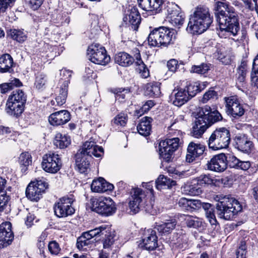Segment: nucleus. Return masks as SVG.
Wrapping results in <instances>:
<instances>
[{"mask_svg":"<svg viewBox=\"0 0 258 258\" xmlns=\"http://www.w3.org/2000/svg\"><path fill=\"white\" fill-rule=\"evenodd\" d=\"M214 11L221 31L237 36L240 31V25L238 13L235 8L226 0H215Z\"/></svg>","mask_w":258,"mask_h":258,"instance_id":"obj_1","label":"nucleus"},{"mask_svg":"<svg viewBox=\"0 0 258 258\" xmlns=\"http://www.w3.org/2000/svg\"><path fill=\"white\" fill-rule=\"evenodd\" d=\"M103 152V148L96 145L94 141H86L75 155V162L77 170L81 173L87 172L92 156L101 157Z\"/></svg>","mask_w":258,"mask_h":258,"instance_id":"obj_2","label":"nucleus"},{"mask_svg":"<svg viewBox=\"0 0 258 258\" xmlns=\"http://www.w3.org/2000/svg\"><path fill=\"white\" fill-rule=\"evenodd\" d=\"M213 18L211 17L209 9L205 7H197L190 16L186 30L192 34H201L211 25Z\"/></svg>","mask_w":258,"mask_h":258,"instance_id":"obj_3","label":"nucleus"},{"mask_svg":"<svg viewBox=\"0 0 258 258\" xmlns=\"http://www.w3.org/2000/svg\"><path fill=\"white\" fill-rule=\"evenodd\" d=\"M217 198V214L220 218L230 220L242 210L239 202L230 196L220 195Z\"/></svg>","mask_w":258,"mask_h":258,"instance_id":"obj_4","label":"nucleus"},{"mask_svg":"<svg viewBox=\"0 0 258 258\" xmlns=\"http://www.w3.org/2000/svg\"><path fill=\"white\" fill-rule=\"evenodd\" d=\"M176 37V31L162 26L154 28L148 35V44L152 47H167L173 44Z\"/></svg>","mask_w":258,"mask_h":258,"instance_id":"obj_5","label":"nucleus"},{"mask_svg":"<svg viewBox=\"0 0 258 258\" xmlns=\"http://www.w3.org/2000/svg\"><path fill=\"white\" fill-rule=\"evenodd\" d=\"M27 101V95L20 89L13 91L7 101V112L11 115L19 116L24 111Z\"/></svg>","mask_w":258,"mask_h":258,"instance_id":"obj_6","label":"nucleus"},{"mask_svg":"<svg viewBox=\"0 0 258 258\" xmlns=\"http://www.w3.org/2000/svg\"><path fill=\"white\" fill-rule=\"evenodd\" d=\"M230 133L226 127L216 128L211 135L208 140V146L213 150L227 148L230 142Z\"/></svg>","mask_w":258,"mask_h":258,"instance_id":"obj_7","label":"nucleus"},{"mask_svg":"<svg viewBox=\"0 0 258 258\" xmlns=\"http://www.w3.org/2000/svg\"><path fill=\"white\" fill-rule=\"evenodd\" d=\"M91 208L93 211L104 216H109L115 213L116 208L110 198L93 197L90 199Z\"/></svg>","mask_w":258,"mask_h":258,"instance_id":"obj_8","label":"nucleus"},{"mask_svg":"<svg viewBox=\"0 0 258 258\" xmlns=\"http://www.w3.org/2000/svg\"><path fill=\"white\" fill-rule=\"evenodd\" d=\"M180 139L179 138L166 139L160 142L159 153L160 156L166 162L172 161L174 152L178 148Z\"/></svg>","mask_w":258,"mask_h":258,"instance_id":"obj_9","label":"nucleus"},{"mask_svg":"<svg viewBox=\"0 0 258 258\" xmlns=\"http://www.w3.org/2000/svg\"><path fill=\"white\" fill-rule=\"evenodd\" d=\"M75 200L73 196H64L60 198L54 205L53 210L55 215L59 218L67 217L72 215L75 211L72 206Z\"/></svg>","mask_w":258,"mask_h":258,"instance_id":"obj_10","label":"nucleus"},{"mask_svg":"<svg viewBox=\"0 0 258 258\" xmlns=\"http://www.w3.org/2000/svg\"><path fill=\"white\" fill-rule=\"evenodd\" d=\"M87 55L92 62L98 64L106 65L110 60L105 48L99 44L89 46L87 49Z\"/></svg>","mask_w":258,"mask_h":258,"instance_id":"obj_11","label":"nucleus"},{"mask_svg":"<svg viewBox=\"0 0 258 258\" xmlns=\"http://www.w3.org/2000/svg\"><path fill=\"white\" fill-rule=\"evenodd\" d=\"M226 112L228 115L237 118L243 116L245 112L243 105L240 103L237 96L225 97L224 98Z\"/></svg>","mask_w":258,"mask_h":258,"instance_id":"obj_12","label":"nucleus"},{"mask_svg":"<svg viewBox=\"0 0 258 258\" xmlns=\"http://www.w3.org/2000/svg\"><path fill=\"white\" fill-rule=\"evenodd\" d=\"M197 115L203 119V121L207 124L208 127L223 119L222 115L217 110L212 109L209 105L202 107Z\"/></svg>","mask_w":258,"mask_h":258,"instance_id":"obj_13","label":"nucleus"},{"mask_svg":"<svg viewBox=\"0 0 258 258\" xmlns=\"http://www.w3.org/2000/svg\"><path fill=\"white\" fill-rule=\"evenodd\" d=\"M41 165L46 172L55 173L61 166V161L58 154L50 153L44 155Z\"/></svg>","mask_w":258,"mask_h":258,"instance_id":"obj_14","label":"nucleus"},{"mask_svg":"<svg viewBox=\"0 0 258 258\" xmlns=\"http://www.w3.org/2000/svg\"><path fill=\"white\" fill-rule=\"evenodd\" d=\"M14 237L10 222H6L0 225V248L10 245L14 240Z\"/></svg>","mask_w":258,"mask_h":258,"instance_id":"obj_15","label":"nucleus"},{"mask_svg":"<svg viewBox=\"0 0 258 258\" xmlns=\"http://www.w3.org/2000/svg\"><path fill=\"white\" fill-rule=\"evenodd\" d=\"M227 158L223 153L214 156L208 163V168L212 171L221 172L227 167Z\"/></svg>","mask_w":258,"mask_h":258,"instance_id":"obj_16","label":"nucleus"},{"mask_svg":"<svg viewBox=\"0 0 258 258\" xmlns=\"http://www.w3.org/2000/svg\"><path fill=\"white\" fill-rule=\"evenodd\" d=\"M205 150V146L200 143L191 142L187 148L186 161L188 163L193 162L196 158L202 155Z\"/></svg>","mask_w":258,"mask_h":258,"instance_id":"obj_17","label":"nucleus"},{"mask_svg":"<svg viewBox=\"0 0 258 258\" xmlns=\"http://www.w3.org/2000/svg\"><path fill=\"white\" fill-rule=\"evenodd\" d=\"M140 245L147 250H154L158 246L156 231L150 229L146 231L142 239V243Z\"/></svg>","mask_w":258,"mask_h":258,"instance_id":"obj_18","label":"nucleus"},{"mask_svg":"<svg viewBox=\"0 0 258 258\" xmlns=\"http://www.w3.org/2000/svg\"><path fill=\"white\" fill-rule=\"evenodd\" d=\"M70 119V113L66 110H62L52 113L48 119L49 123L53 126L64 124Z\"/></svg>","mask_w":258,"mask_h":258,"instance_id":"obj_19","label":"nucleus"},{"mask_svg":"<svg viewBox=\"0 0 258 258\" xmlns=\"http://www.w3.org/2000/svg\"><path fill=\"white\" fill-rule=\"evenodd\" d=\"M170 101L172 104L176 106L180 107L190 99L189 95H187L185 89H174L170 96Z\"/></svg>","mask_w":258,"mask_h":258,"instance_id":"obj_20","label":"nucleus"},{"mask_svg":"<svg viewBox=\"0 0 258 258\" xmlns=\"http://www.w3.org/2000/svg\"><path fill=\"white\" fill-rule=\"evenodd\" d=\"M144 198V192L141 188H136L134 189L133 194L129 203L130 208L134 214L139 211L141 203Z\"/></svg>","mask_w":258,"mask_h":258,"instance_id":"obj_21","label":"nucleus"},{"mask_svg":"<svg viewBox=\"0 0 258 258\" xmlns=\"http://www.w3.org/2000/svg\"><path fill=\"white\" fill-rule=\"evenodd\" d=\"M235 147L244 153H248L252 147V143L244 135L237 136L235 137Z\"/></svg>","mask_w":258,"mask_h":258,"instance_id":"obj_22","label":"nucleus"},{"mask_svg":"<svg viewBox=\"0 0 258 258\" xmlns=\"http://www.w3.org/2000/svg\"><path fill=\"white\" fill-rule=\"evenodd\" d=\"M176 224L175 219L166 220L165 222L157 224L156 228L161 235L168 234L175 228Z\"/></svg>","mask_w":258,"mask_h":258,"instance_id":"obj_23","label":"nucleus"},{"mask_svg":"<svg viewBox=\"0 0 258 258\" xmlns=\"http://www.w3.org/2000/svg\"><path fill=\"white\" fill-rule=\"evenodd\" d=\"M201 117L198 116L196 118L195 124L192 126L191 134L192 136L199 138L201 137L205 132L208 128L207 124L204 123Z\"/></svg>","mask_w":258,"mask_h":258,"instance_id":"obj_24","label":"nucleus"},{"mask_svg":"<svg viewBox=\"0 0 258 258\" xmlns=\"http://www.w3.org/2000/svg\"><path fill=\"white\" fill-rule=\"evenodd\" d=\"M152 119L149 117H144L137 126L138 133L145 137L150 135L151 131V122Z\"/></svg>","mask_w":258,"mask_h":258,"instance_id":"obj_25","label":"nucleus"},{"mask_svg":"<svg viewBox=\"0 0 258 258\" xmlns=\"http://www.w3.org/2000/svg\"><path fill=\"white\" fill-rule=\"evenodd\" d=\"M114 60L119 65L126 67L132 64L135 61V59L128 53L120 52L115 54Z\"/></svg>","mask_w":258,"mask_h":258,"instance_id":"obj_26","label":"nucleus"},{"mask_svg":"<svg viewBox=\"0 0 258 258\" xmlns=\"http://www.w3.org/2000/svg\"><path fill=\"white\" fill-rule=\"evenodd\" d=\"M109 230V226L103 225L95 229L84 232V233L85 235H86L91 240L93 237H95L96 239L98 238V239H101V237H102L105 233L108 232Z\"/></svg>","mask_w":258,"mask_h":258,"instance_id":"obj_27","label":"nucleus"},{"mask_svg":"<svg viewBox=\"0 0 258 258\" xmlns=\"http://www.w3.org/2000/svg\"><path fill=\"white\" fill-rule=\"evenodd\" d=\"M33 184H29L26 190V195L28 199L37 202L40 199L43 191L36 185H33Z\"/></svg>","mask_w":258,"mask_h":258,"instance_id":"obj_28","label":"nucleus"},{"mask_svg":"<svg viewBox=\"0 0 258 258\" xmlns=\"http://www.w3.org/2000/svg\"><path fill=\"white\" fill-rule=\"evenodd\" d=\"M125 19L127 20L128 18L126 17H124L123 18L124 21H125ZM128 21L131 25L132 29L134 30L137 29L141 22L140 14L138 12L137 8L133 7L131 9L128 15Z\"/></svg>","mask_w":258,"mask_h":258,"instance_id":"obj_29","label":"nucleus"},{"mask_svg":"<svg viewBox=\"0 0 258 258\" xmlns=\"http://www.w3.org/2000/svg\"><path fill=\"white\" fill-rule=\"evenodd\" d=\"M71 143V137L66 134L57 133L54 140V144L60 149L68 147Z\"/></svg>","mask_w":258,"mask_h":258,"instance_id":"obj_30","label":"nucleus"},{"mask_svg":"<svg viewBox=\"0 0 258 258\" xmlns=\"http://www.w3.org/2000/svg\"><path fill=\"white\" fill-rule=\"evenodd\" d=\"M166 19L168 21L174 18L177 15H179L182 12L181 9L175 3H171L167 4L164 9Z\"/></svg>","mask_w":258,"mask_h":258,"instance_id":"obj_31","label":"nucleus"},{"mask_svg":"<svg viewBox=\"0 0 258 258\" xmlns=\"http://www.w3.org/2000/svg\"><path fill=\"white\" fill-rule=\"evenodd\" d=\"M13 59L9 54L6 53L0 57V72H8L12 67Z\"/></svg>","mask_w":258,"mask_h":258,"instance_id":"obj_32","label":"nucleus"},{"mask_svg":"<svg viewBox=\"0 0 258 258\" xmlns=\"http://www.w3.org/2000/svg\"><path fill=\"white\" fill-rule=\"evenodd\" d=\"M160 84L158 82L148 83L145 88V94L150 97H158L161 94Z\"/></svg>","mask_w":258,"mask_h":258,"instance_id":"obj_33","label":"nucleus"},{"mask_svg":"<svg viewBox=\"0 0 258 258\" xmlns=\"http://www.w3.org/2000/svg\"><path fill=\"white\" fill-rule=\"evenodd\" d=\"M7 34L13 39L20 43L25 41L27 38L26 33L23 30L11 29Z\"/></svg>","mask_w":258,"mask_h":258,"instance_id":"obj_34","label":"nucleus"},{"mask_svg":"<svg viewBox=\"0 0 258 258\" xmlns=\"http://www.w3.org/2000/svg\"><path fill=\"white\" fill-rule=\"evenodd\" d=\"M247 65L246 61L242 60L240 64L237 69L236 76L238 82L243 83L247 74Z\"/></svg>","mask_w":258,"mask_h":258,"instance_id":"obj_35","label":"nucleus"},{"mask_svg":"<svg viewBox=\"0 0 258 258\" xmlns=\"http://www.w3.org/2000/svg\"><path fill=\"white\" fill-rule=\"evenodd\" d=\"M22 86V83L18 79L15 78L9 83L0 84L1 92L5 94L14 89L15 87H19Z\"/></svg>","mask_w":258,"mask_h":258,"instance_id":"obj_36","label":"nucleus"},{"mask_svg":"<svg viewBox=\"0 0 258 258\" xmlns=\"http://www.w3.org/2000/svg\"><path fill=\"white\" fill-rule=\"evenodd\" d=\"M184 220L188 228L198 229L203 226V221L197 217L186 215Z\"/></svg>","mask_w":258,"mask_h":258,"instance_id":"obj_37","label":"nucleus"},{"mask_svg":"<svg viewBox=\"0 0 258 258\" xmlns=\"http://www.w3.org/2000/svg\"><path fill=\"white\" fill-rule=\"evenodd\" d=\"M156 186L157 188H161L163 187L170 188L172 186L175 184V182L172 180H170V178L164 176L163 175H160L156 181Z\"/></svg>","mask_w":258,"mask_h":258,"instance_id":"obj_38","label":"nucleus"},{"mask_svg":"<svg viewBox=\"0 0 258 258\" xmlns=\"http://www.w3.org/2000/svg\"><path fill=\"white\" fill-rule=\"evenodd\" d=\"M93 241L89 239L85 233L83 232L82 235L77 238V247L80 249H86V246H88L92 243Z\"/></svg>","mask_w":258,"mask_h":258,"instance_id":"obj_39","label":"nucleus"},{"mask_svg":"<svg viewBox=\"0 0 258 258\" xmlns=\"http://www.w3.org/2000/svg\"><path fill=\"white\" fill-rule=\"evenodd\" d=\"M105 179L103 178L99 177L97 179H94L91 185V190L96 192H105L104 185Z\"/></svg>","mask_w":258,"mask_h":258,"instance_id":"obj_40","label":"nucleus"},{"mask_svg":"<svg viewBox=\"0 0 258 258\" xmlns=\"http://www.w3.org/2000/svg\"><path fill=\"white\" fill-rule=\"evenodd\" d=\"M211 64L207 63H202L200 65H194L191 67L190 72L200 75H204L208 73L210 70Z\"/></svg>","mask_w":258,"mask_h":258,"instance_id":"obj_41","label":"nucleus"},{"mask_svg":"<svg viewBox=\"0 0 258 258\" xmlns=\"http://www.w3.org/2000/svg\"><path fill=\"white\" fill-rule=\"evenodd\" d=\"M184 89H185L187 95H189V99L195 96L198 92L201 91L200 88V84L198 82L190 83Z\"/></svg>","mask_w":258,"mask_h":258,"instance_id":"obj_42","label":"nucleus"},{"mask_svg":"<svg viewBox=\"0 0 258 258\" xmlns=\"http://www.w3.org/2000/svg\"><path fill=\"white\" fill-rule=\"evenodd\" d=\"M47 81L46 76L42 73H38L35 75L34 83L35 87L37 89H42L44 87Z\"/></svg>","mask_w":258,"mask_h":258,"instance_id":"obj_43","label":"nucleus"},{"mask_svg":"<svg viewBox=\"0 0 258 258\" xmlns=\"http://www.w3.org/2000/svg\"><path fill=\"white\" fill-rule=\"evenodd\" d=\"M197 183L201 186L211 185L214 183V179L209 174H203L196 178Z\"/></svg>","mask_w":258,"mask_h":258,"instance_id":"obj_44","label":"nucleus"},{"mask_svg":"<svg viewBox=\"0 0 258 258\" xmlns=\"http://www.w3.org/2000/svg\"><path fill=\"white\" fill-rule=\"evenodd\" d=\"M114 234L111 232V228L108 232L105 233V234L101 237V239H103V247L107 248L109 247L113 244L114 241Z\"/></svg>","mask_w":258,"mask_h":258,"instance_id":"obj_45","label":"nucleus"},{"mask_svg":"<svg viewBox=\"0 0 258 258\" xmlns=\"http://www.w3.org/2000/svg\"><path fill=\"white\" fill-rule=\"evenodd\" d=\"M116 100L119 102H123L126 96L130 95V90L129 89L118 88L114 91Z\"/></svg>","mask_w":258,"mask_h":258,"instance_id":"obj_46","label":"nucleus"},{"mask_svg":"<svg viewBox=\"0 0 258 258\" xmlns=\"http://www.w3.org/2000/svg\"><path fill=\"white\" fill-rule=\"evenodd\" d=\"M137 70L143 78H147L150 75L149 70L143 61L137 62Z\"/></svg>","mask_w":258,"mask_h":258,"instance_id":"obj_47","label":"nucleus"},{"mask_svg":"<svg viewBox=\"0 0 258 258\" xmlns=\"http://www.w3.org/2000/svg\"><path fill=\"white\" fill-rule=\"evenodd\" d=\"M127 117L124 113H120L112 120V123L116 125L124 126L126 123Z\"/></svg>","mask_w":258,"mask_h":258,"instance_id":"obj_48","label":"nucleus"},{"mask_svg":"<svg viewBox=\"0 0 258 258\" xmlns=\"http://www.w3.org/2000/svg\"><path fill=\"white\" fill-rule=\"evenodd\" d=\"M152 8L149 12L153 13H159L162 10V4L163 3V0H150Z\"/></svg>","mask_w":258,"mask_h":258,"instance_id":"obj_49","label":"nucleus"},{"mask_svg":"<svg viewBox=\"0 0 258 258\" xmlns=\"http://www.w3.org/2000/svg\"><path fill=\"white\" fill-rule=\"evenodd\" d=\"M20 164L24 167L29 166L32 162L31 157L28 152L22 153L19 157Z\"/></svg>","mask_w":258,"mask_h":258,"instance_id":"obj_50","label":"nucleus"},{"mask_svg":"<svg viewBox=\"0 0 258 258\" xmlns=\"http://www.w3.org/2000/svg\"><path fill=\"white\" fill-rule=\"evenodd\" d=\"M10 200V197L7 194L6 191L0 192V212L3 211L7 206Z\"/></svg>","mask_w":258,"mask_h":258,"instance_id":"obj_51","label":"nucleus"},{"mask_svg":"<svg viewBox=\"0 0 258 258\" xmlns=\"http://www.w3.org/2000/svg\"><path fill=\"white\" fill-rule=\"evenodd\" d=\"M184 14L181 12L179 15H176L174 18L171 17V19L169 22L174 26H181L184 21Z\"/></svg>","mask_w":258,"mask_h":258,"instance_id":"obj_52","label":"nucleus"},{"mask_svg":"<svg viewBox=\"0 0 258 258\" xmlns=\"http://www.w3.org/2000/svg\"><path fill=\"white\" fill-rule=\"evenodd\" d=\"M186 191H187V194L190 196L199 195L202 192V190L200 187L195 184H191L186 186L185 187Z\"/></svg>","mask_w":258,"mask_h":258,"instance_id":"obj_53","label":"nucleus"},{"mask_svg":"<svg viewBox=\"0 0 258 258\" xmlns=\"http://www.w3.org/2000/svg\"><path fill=\"white\" fill-rule=\"evenodd\" d=\"M202 207V202L200 200L190 199L188 211L192 212Z\"/></svg>","mask_w":258,"mask_h":258,"instance_id":"obj_54","label":"nucleus"},{"mask_svg":"<svg viewBox=\"0 0 258 258\" xmlns=\"http://www.w3.org/2000/svg\"><path fill=\"white\" fill-rule=\"evenodd\" d=\"M48 248L52 254H57L60 250L58 243L55 241L50 242Z\"/></svg>","mask_w":258,"mask_h":258,"instance_id":"obj_55","label":"nucleus"},{"mask_svg":"<svg viewBox=\"0 0 258 258\" xmlns=\"http://www.w3.org/2000/svg\"><path fill=\"white\" fill-rule=\"evenodd\" d=\"M44 0H26V3L33 10H37L43 4Z\"/></svg>","mask_w":258,"mask_h":258,"instance_id":"obj_56","label":"nucleus"},{"mask_svg":"<svg viewBox=\"0 0 258 258\" xmlns=\"http://www.w3.org/2000/svg\"><path fill=\"white\" fill-rule=\"evenodd\" d=\"M217 96V92L213 90H211L206 92L203 95V97L201 100V101L203 103H206L210 99L214 98Z\"/></svg>","mask_w":258,"mask_h":258,"instance_id":"obj_57","label":"nucleus"},{"mask_svg":"<svg viewBox=\"0 0 258 258\" xmlns=\"http://www.w3.org/2000/svg\"><path fill=\"white\" fill-rule=\"evenodd\" d=\"M138 4L140 8L144 11L149 12L152 6L150 0H138Z\"/></svg>","mask_w":258,"mask_h":258,"instance_id":"obj_58","label":"nucleus"},{"mask_svg":"<svg viewBox=\"0 0 258 258\" xmlns=\"http://www.w3.org/2000/svg\"><path fill=\"white\" fill-rule=\"evenodd\" d=\"M30 183H33V185H36L37 187H39L43 192L48 186L47 183L44 179L36 180V181L31 182Z\"/></svg>","mask_w":258,"mask_h":258,"instance_id":"obj_59","label":"nucleus"},{"mask_svg":"<svg viewBox=\"0 0 258 258\" xmlns=\"http://www.w3.org/2000/svg\"><path fill=\"white\" fill-rule=\"evenodd\" d=\"M14 2V0H0V13L5 12Z\"/></svg>","mask_w":258,"mask_h":258,"instance_id":"obj_60","label":"nucleus"},{"mask_svg":"<svg viewBox=\"0 0 258 258\" xmlns=\"http://www.w3.org/2000/svg\"><path fill=\"white\" fill-rule=\"evenodd\" d=\"M214 212L215 211L213 208L208 209V211L206 212V217L208 218L209 222L212 225L215 224L217 222Z\"/></svg>","mask_w":258,"mask_h":258,"instance_id":"obj_61","label":"nucleus"},{"mask_svg":"<svg viewBox=\"0 0 258 258\" xmlns=\"http://www.w3.org/2000/svg\"><path fill=\"white\" fill-rule=\"evenodd\" d=\"M83 77L85 79L91 80L95 79L96 77V75L94 72L92 68L86 67Z\"/></svg>","mask_w":258,"mask_h":258,"instance_id":"obj_62","label":"nucleus"},{"mask_svg":"<svg viewBox=\"0 0 258 258\" xmlns=\"http://www.w3.org/2000/svg\"><path fill=\"white\" fill-rule=\"evenodd\" d=\"M70 82L69 80H65L61 86L58 96H64V99H67L68 96V87Z\"/></svg>","mask_w":258,"mask_h":258,"instance_id":"obj_63","label":"nucleus"},{"mask_svg":"<svg viewBox=\"0 0 258 258\" xmlns=\"http://www.w3.org/2000/svg\"><path fill=\"white\" fill-rule=\"evenodd\" d=\"M190 199L185 198H180L178 202V206L183 210L188 211Z\"/></svg>","mask_w":258,"mask_h":258,"instance_id":"obj_64","label":"nucleus"}]
</instances>
